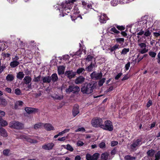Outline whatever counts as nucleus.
Returning a JSON list of instances; mask_svg holds the SVG:
<instances>
[{
    "instance_id": "f257e3e1",
    "label": "nucleus",
    "mask_w": 160,
    "mask_h": 160,
    "mask_svg": "<svg viewBox=\"0 0 160 160\" xmlns=\"http://www.w3.org/2000/svg\"><path fill=\"white\" fill-rule=\"evenodd\" d=\"M142 138H141L134 140L132 143L128 146V149L131 151H136L142 144Z\"/></svg>"
},
{
    "instance_id": "f03ea898",
    "label": "nucleus",
    "mask_w": 160,
    "mask_h": 160,
    "mask_svg": "<svg viewBox=\"0 0 160 160\" xmlns=\"http://www.w3.org/2000/svg\"><path fill=\"white\" fill-rule=\"evenodd\" d=\"M94 89V84L90 82L87 84H85L81 89V91L83 93L89 94L92 93Z\"/></svg>"
},
{
    "instance_id": "7ed1b4c3",
    "label": "nucleus",
    "mask_w": 160,
    "mask_h": 160,
    "mask_svg": "<svg viewBox=\"0 0 160 160\" xmlns=\"http://www.w3.org/2000/svg\"><path fill=\"white\" fill-rule=\"evenodd\" d=\"M92 126L95 128L100 127L101 128V125L103 123L102 119L98 117L93 118L91 122Z\"/></svg>"
},
{
    "instance_id": "20e7f679",
    "label": "nucleus",
    "mask_w": 160,
    "mask_h": 160,
    "mask_svg": "<svg viewBox=\"0 0 160 160\" xmlns=\"http://www.w3.org/2000/svg\"><path fill=\"white\" fill-rule=\"evenodd\" d=\"M113 126L112 122L110 120H106L101 125V128L106 130L111 131L113 130Z\"/></svg>"
},
{
    "instance_id": "39448f33",
    "label": "nucleus",
    "mask_w": 160,
    "mask_h": 160,
    "mask_svg": "<svg viewBox=\"0 0 160 160\" xmlns=\"http://www.w3.org/2000/svg\"><path fill=\"white\" fill-rule=\"evenodd\" d=\"M9 125L10 127L16 129H21L24 128V125L23 123L16 121H13L10 122Z\"/></svg>"
},
{
    "instance_id": "423d86ee",
    "label": "nucleus",
    "mask_w": 160,
    "mask_h": 160,
    "mask_svg": "<svg viewBox=\"0 0 160 160\" xmlns=\"http://www.w3.org/2000/svg\"><path fill=\"white\" fill-rule=\"evenodd\" d=\"M55 144L54 143L51 142L46 143L42 146V148L44 150L50 151L52 150Z\"/></svg>"
},
{
    "instance_id": "0eeeda50",
    "label": "nucleus",
    "mask_w": 160,
    "mask_h": 160,
    "mask_svg": "<svg viewBox=\"0 0 160 160\" xmlns=\"http://www.w3.org/2000/svg\"><path fill=\"white\" fill-rule=\"evenodd\" d=\"M17 138L19 139H24L31 143H36L38 142L36 140L32 139L25 135L18 136Z\"/></svg>"
},
{
    "instance_id": "6e6552de",
    "label": "nucleus",
    "mask_w": 160,
    "mask_h": 160,
    "mask_svg": "<svg viewBox=\"0 0 160 160\" xmlns=\"http://www.w3.org/2000/svg\"><path fill=\"white\" fill-rule=\"evenodd\" d=\"M151 34V32L150 31L149 29L148 28L145 30V31H143L142 29H141L139 32H138L137 34V35L142 36L143 34V37H150Z\"/></svg>"
},
{
    "instance_id": "1a4fd4ad",
    "label": "nucleus",
    "mask_w": 160,
    "mask_h": 160,
    "mask_svg": "<svg viewBox=\"0 0 160 160\" xmlns=\"http://www.w3.org/2000/svg\"><path fill=\"white\" fill-rule=\"evenodd\" d=\"M99 154L98 153H96L92 156L89 153L86 155V158L87 160H98L99 158Z\"/></svg>"
},
{
    "instance_id": "9d476101",
    "label": "nucleus",
    "mask_w": 160,
    "mask_h": 160,
    "mask_svg": "<svg viewBox=\"0 0 160 160\" xmlns=\"http://www.w3.org/2000/svg\"><path fill=\"white\" fill-rule=\"evenodd\" d=\"M102 76V74L101 72H93L90 75L91 78L95 80L101 79Z\"/></svg>"
},
{
    "instance_id": "9b49d317",
    "label": "nucleus",
    "mask_w": 160,
    "mask_h": 160,
    "mask_svg": "<svg viewBox=\"0 0 160 160\" xmlns=\"http://www.w3.org/2000/svg\"><path fill=\"white\" fill-rule=\"evenodd\" d=\"M73 14L72 16H71V18L72 21L76 19L77 18L79 17V15L78 14L79 13V11L77 6H75L73 10Z\"/></svg>"
},
{
    "instance_id": "f8f14e48",
    "label": "nucleus",
    "mask_w": 160,
    "mask_h": 160,
    "mask_svg": "<svg viewBox=\"0 0 160 160\" xmlns=\"http://www.w3.org/2000/svg\"><path fill=\"white\" fill-rule=\"evenodd\" d=\"M140 48V52L142 54H144L148 51V49L147 48V45L145 43L138 44Z\"/></svg>"
},
{
    "instance_id": "ddd939ff",
    "label": "nucleus",
    "mask_w": 160,
    "mask_h": 160,
    "mask_svg": "<svg viewBox=\"0 0 160 160\" xmlns=\"http://www.w3.org/2000/svg\"><path fill=\"white\" fill-rule=\"evenodd\" d=\"M108 18L106 15L104 14H101L99 18V21L101 23H104L106 22L107 20H108Z\"/></svg>"
},
{
    "instance_id": "4468645a",
    "label": "nucleus",
    "mask_w": 160,
    "mask_h": 160,
    "mask_svg": "<svg viewBox=\"0 0 160 160\" xmlns=\"http://www.w3.org/2000/svg\"><path fill=\"white\" fill-rule=\"evenodd\" d=\"M79 107L78 105H76L74 106L72 111V115L74 117H75L79 113Z\"/></svg>"
},
{
    "instance_id": "2eb2a0df",
    "label": "nucleus",
    "mask_w": 160,
    "mask_h": 160,
    "mask_svg": "<svg viewBox=\"0 0 160 160\" xmlns=\"http://www.w3.org/2000/svg\"><path fill=\"white\" fill-rule=\"evenodd\" d=\"M23 102L21 101H18L15 103L14 108L15 109H19L22 107Z\"/></svg>"
},
{
    "instance_id": "dca6fc26",
    "label": "nucleus",
    "mask_w": 160,
    "mask_h": 160,
    "mask_svg": "<svg viewBox=\"0 0 160 160\" xmlns=\"http://www.w3.org/2000/svg\"><path fill=\"white\" fill-rule=\"evenodd\" d=\"M65 74L66 76L69 79H71L73 78L75 75V73L71 71H66Z\"/></svg>"
},
{
    "instance_id": "f3484780",
    "label": "nucleus",
    "mask_w": 160,
    "mask_h": 160,
    "mask_svg": "<svg viewBox=\"0 0 160 160\" xmlns=\"http://www.w3.org/2000/svg\"><path fill=\"white\" fill-rule=\"evenodd\" d=\"M85 80V78L82 76L78 77L75 80V82L76 84H81Z\"/></svg>"
},
{
    "instance_id": "a211bd4d",
    "label": "nucleus",
    "mask_w": 160,
    "mask_h": 160,
    "mask_svg": "<svg viewBox=\"0 0 160 160\" xmlns=\"http://www.w3.org/2000/svg\"><path fill=\"white\" fill-rule=\"evenodd\" d=\"M96 62H91L90 64L86 68V70L88 72H91L93 68L95 67Z\"/></svg>"
},
{
    "instance_id": "6ab92c4d",
    "label": "nucleus",
    "mask_w": 160,
    "mask_h": 160,
    "mask_svg": "<svg viewBox=\"0 0 160 160\" xmlns=\"http://www.w3.org/2000/svg\"><path fill=\"white\" fill-rule=\"evenodd\" d=\"M0 134L3 137H7L8 133L6 130L3 128L0 127Z\"/></svg>"
},
{
    "instance_id": "aec40b11",
    "label": "nucleus",
    "mask_w": 160,
    "mask_h": 160,
    "mask_svg": "<svg viewBox=\"0 0 160 160\" xmlns=\"http://www.w3.org/2000/svg\"><path fill=\"white\" fill-rule=\"evenodd\" d=\"M137 36L138 39L137 40V43H145V40H144L146 39L145 37H144L143 36L142 37H140V35H137Z\"/></svg>"
},
{
    "instance_id": "412c9836",
    "label": "nucleus",
    "mask_w": 160,
    "mask_h": 160,
    "mask_svg": "<svg viewBox=\"0 0 160 160\" xmlns=\"http://www.w3.org/2000/svg\"><path fill=\"white\" fill-rule=\"evenodd\" d=\"M14 78V77L13 75L12 74H8L6 76V80L7 82H11L13 80Z\"/></svg>"
},
{
    "instance_id": "4be33fe9",
    "label": "nucleus",
    "mask_w": 160,
    "mask_h": 160,
    "mask_svg": "<svg viewBox=\"0 0 160 160\" xmlns=\"http://www.w3.org/2000/svg\"><path fill=\"white\" fill-rule=\"evenodd\" d=\"M82 54V51L80 49L77 52L73 53V54H70L73 58H78L81 57V55Z\"/></svg>"
},
{
    "instance_id": "5701e85b",
    "label": "nucleus",
    "mask_w": 160,
    "mask_h": 160,
    "mask_svg": "<svg viewBox=\"0 0 160 160\" xmlns=\"http://www.w3.org/2000/svg\"><path fill=\"white\" fill-rule=\"evenodd\" d=\"M25 111L28 113H32L36 112L37 109L34 108L27 107L25 108Z\"/></svg>"
},
{
    "instance_id": "b1692460",
    "label": "nucleus",
    "mask_w": 160,
    "mask_h": 160,
    "mask_svg": "<svg viewBox=\"0 0 160 160\" xmlns=\"http://www.w3.org/2000/svg\"><path fill=\"white\" fill-rule=\"evenodd\" d=\"M43 83H49L51 80V78L49 76H46L43 77L42 78Z\"/></svg>"
},
{
    "instance_id": "393cba45",
    "label": "nucleus",
    "mask_w": 160,
    "mask_h": 160,
    "mask_svg": "<svg viewBox=\"0 0 160 160\" xmlns=\"http://www.w3.org/2000/svg\"><path fill=\"white\" fill-rule=\"evenodd\" d=\"M65 67L62 66L58 67V73L59 75H62L64 73Z\"/></svg>"
},
{
    "instance_id": "a878e982",
    "label": "nucleus",
    "mask_w": 160,
    "mask_h": 160,
    "mask_svg": "<svg viewBox=\"0 0 160 160\" xmlns=\"http://www.w3.org/2000/svg\"><path fill=\"white\" fill-rule=\"evenodd\" d=\"M23 80L26 84H28L31 82L32 79L30 77L26 76L24 78Z\"/></svg>"
},
{
    "instance_id": "bb28decb",
    "label": "nucleus",
    "mask_w": 160,
    "mask_h": 160,
    "mask_svg": "<svg viewBox=\"0 0 160 160\" xmlns=\"http://www.w3.org/2000/svg\"><path fill=\"white\" fill-rule=\"evenodd\" d=\"M108 30L112 33H118L119 32L117 30L115 27H111L108 28Z\"/></svg>"
},
{
    "instance_id": "cd10ccee",
    "label": "nucleus",
    "mask_w": 160,
    "mask_h": 160,
    "mask_svg": "<svg viewBox=\"0 0 160 160\" xmlns=\"http://www.w3.org/2000/svg\"><path fill=\"white\" fill-rule=\"evenodd\" d=\"M19 64V62L18 61L13 60L10 63V66L12 68H15Z\"/></svg>"
},
{
    "instance_id": "c85d7f7f",
    "label": "nucleus",
    "mask_w": 160,
    "mask_h": 160,
    "mask_svg": "<svg viewBox=\"0 0 160 160\" xmlns=\"http://www.w3.org/2000/svg\"><path fill=\"white\" fill-rule=\"evenodd\" d=\"M45 128L48 131H50L54 129V128L49 124H46L44 125Z\"/></svg>"
},
{
    "instance_id": "c756f323",
    "label": "nucleus",
    "mask_w": 160,
    "mask_h": 160,
    "mask_svg": "<svg viewBox=\"0 0 160 160\" xmlns=\"http://www.w3.org/2000/svg\"><path fill=\"white\" fill-rule=\"evenodd\" d=\"M109 154L107 152L103 153L101 157V160H107Z\"/></svg>"
},
{
    "instance_id": "7c9ffc66",
    "label": "nucleus",
    "mask_w": 160,
    "mask_h": 160,
    "mask_svg": "<svg viewBox=\"0 0 160 160\" xmlns=\"http://www.w3.org/2000/svg\"><path fill=\"white\" fill-rule=\"evenodd\" d=\"M51 77V80L53 82L57 81L58 79L57 75L56 73L52 74Z\"/></svg>"
},
{
    "instance_id": "2f4dec72",
    "label": "nucleus",
    "mask_w": 160,
    "mask_h": 160,
    "mask_svg": "<svg viewBox=\"0 0 160 160\" xmlns=\"http://www.w3.org/2000/svg\"><path fill=\"white\" fill-rule=\"evenodd\" d=\"M24 74L23 72H20L17 74V78L18 79L21 80L24 77Z\"/></svg>"
},
{
    "instance_id": "473e14b6",
    "label": "nucleus",
    "mask_w": 160,
    "mask_h": 160,
    "mask_svg": "<svg viewBox=\"0 0 160 160\" xmlns=\"http://www.w3.org/2000/svg\"><path fill=\"white\" fill-rule=\"evenodd\" d=\"M86 59L87 61H91L92 62L93 61L94 62H95V58L91 55H88L87 58H86Z\"/></svg>"
},
{
    "instance_id": "72a5a7b5",
    "label": "nucleus",
    "mask_w": 160,
    "mask_h": 160,
    "mask_svg": "<svg viewBox=\"0 0 160 160\" xmlns=\"http://www.w3.org/2000/svg\"><path fill=\"white\" fill-rule=\"evenodd\" d=\"M136 157L129 155H126L124 157L125 160H136Z\"/></svg>"
},
{
    "instance_id": "f704fd0d",
    "label": "nucleus",
    "mask_w": 160,
    "mask_h": 160,
    "mask_svg": "<svg viewBox=\"0 0 160 160\" xmlns=\"http://www.w3.org/2000/svg\"><path fill=\"white\" fill-rule=\"evenodd\" d=\"M155 152V151L153 149H151L148 151L147 152V154L148 155V157H152Z\"/></svg>"
},
{
    "instance_id": "c9c22d12",
    "label": "nucleus",
    "mask_w": 160,
    "mask_h": 160,
    "mask_svg": "<svg viewBox=\"0 0 160 160\" xmlns=\"http://www.w3.org/2000/svg\"><path fill=\"white\" fill-rule=\"evenodd\" d=\"M0 124L1 126H5L8 125V123L7 121L2 119H0Z\"/></svg>"
},
{
    "instance_id": "e433bc0d",
    "label": "nucleus",
    "mask_w": 160,
    "mask_h": 160,
    "mask_svg": "<svg viewBox=\"0 0 160 160\" xmlns=\"http://www.w3.org/2000/svg\"><path fill=\"white\" fill-rule=\"evenodd\" d=\"M52 97L54 99L57 100H61L63 98V96L62 95L59 96L57 95H53Z\"/></svg>"
},
{
    "instance_id": "4c0bfd02",
    "label": "nucleus",
    "mask_w": 160,
    "mask_h": 160,
    "mask_svg": "<svg viewBox=\"0 0 160 160\" xmlns=\"http://www.w3.org/2000/svg\"><path fill=\"white\" fill-rule=\"evenodd\" d=\"M0 104L4 106H6L7 104L6 100L4 99L0 98Z\"/></svg>"
},
{
    "instance_id": "58836bf2",
    "label": "nucleus",
    "mask_w": 160,
    "mask_h": 160,
    "mask_svg": "<svg viewBox=\"0 0 160 160\" xmlns=\"http://www.w3.org/2000/svg\"><path fill=\"white\" fill-rule=\"evenodd\" d=\"M85 70L83 68H79L78 69L76 73L77 74H82V73L84 72Z\"/></svg>"
},
{
    "instance_id": "ea45409f",
    "label": "nucleus",
    "mask_w": 160,
    "mask_h": 160,
    "mask_svg": "<svg viewBox=\"0 0 160 160\" xmlns=\"http://www.w3.org/2000/svg\"><path fill=\"white\" fill-rule=\"evenodd\" d=\"M0 44H1L0 47H1V48H3L2 49V50H4L5 49L8 47L7 46V45H6L7 44L4 42H1L0 43Z\"/></svg>"
},
{
    "instance_id": "a19ab883",
    "label": "nucleus",
    "mask_w": 160,
    "mask_h": 160,
    "mask_svg": "<svg viewBox=\"0 0 160 160\" xmlns=\"http://www.w3.org/2000/svg\"><path fill=\"white\" fill-rule=\"evenodd\" d=\"M129 51V48H124L122 50L121 52V54L125 55L127 54Z\"/></svg>"
},
{
    "instance_id": "79ce46f5",
    "label": "nucleus",
    "mask_w": 160,
    "mask_h": 160,
    "mask_svg": "<svg viewBox=\"0 0 160 160\" xmlns=\"http://www.w3.org/2000/svg\"><path fill=\"white\" fill-rule=\"evenodd\" d=\"M116 41L120 44H123L124 41V39L123 38H118L116 39Z\"/></svg>"
},
{
    "instance_id": "37998d69",
    "label": "nucleus",
    "mask_w": 160,
    "mask_h": 160,
    "mask_svg": "<svg viewBox=\"0 0 160 160\" xmlns=\"http://www.w3.org/2000/svg\"><path fill=\"white\" fill-rule=\"evenodd\" d=\"M118 48V45H115L113 47L111 48L110 49V51L111 52H114V53H115V50Z\"/></svg>"
},
{
    "instance_id": "c03bdc74",
    "label": "nucleus",
    "mask_w": 160,
    "mask_h": 160,
    "mask_svg": "<svg viewBox=\"0 0 160 160\" xmlns=\"http://www.w3.org/2000/svg\"><path fill=\"white\" fill-rule=\"evenodd\" d=\"M80 90L78 86L73 87L72 92L75 93L76 92H78Z\"/></svg>"
},
{
    "instance_id": "a18cd8bd",
    "label": "nucleus",
    "mask_w": 160,
    "mask_h": 160,
    "mask_svg": "<svg viewBox=\"0 0 160 160\" xmlns=\"http://www.w3.org/2000/svg\"><path fill=\"white\" fill-rule=\"evenodd\" d=\"M154 160H160V151H158L155 154V159Z\"/></svg>"
},
{
    "instance_id": "49530a36",
    "label": "nucleus",
    "mask_w": 160,
    "mask_h": 160,
    "mask_svg": "<svg viewBox=\"0 0 160 160\" xmlns=\"http://www.w3.org/2000/svg\"><path fill=\"white\" fill-rule=\"evenodd\" d=\"M148 54L150 56L153 58H155L156 55V53L152 51H149Z\"/></svg>"
},
{
    "instance_id": "de8ad7c7",
    "label": "nucleus",
    "mask_w": 160,
    "mask_h": 160,
    "mask_svg": "<svg viewBox=\"0 0 160 160\" xmlns=\"http://www.w3.org/2000/svg\"><path fill=\"white\" fill-rule=\"evenodd\" d=\"M106 80V78H103L101 79L99 82L98 85L99 86H101L103 85L104 83L105 82Z\"/></svg>"
},
{
    "instance_id": "09e8293b",
    "label": "nucleus",
    "mask_w": 160,
    "mask_h": 160,
    "mask_svg": "<svg viewBox=\"0 0 160 160\" xmlns=\"http://www.w3.org/2000/svg\"><path fill=\"white\" fill-rule=\"evenodd\" d=\"M76 1V0H68L66 1L65 3V6H68V4L73 3Z\"/></svg>"
},
{
    "instance_id": "8fccbe9b",
    "label": "nucleus",
    "mask_w": 160,
    "mask_h": 160,
    "mask_svg": "<svg viewBox=\"0 0 160 160\" xmlns=\"http://www.w3.org/2000/svg\"><path fill=\"white\" fill-rule=\"evenodd\" d=\"M64 5L63 6V8L64 9L63 10V12H64L65 13H66V12L69 13V11H68V10L70 11V7H69L68 8H67L68 9H66V7L67 6H65V7H64Z\"/></svg>"
},
{
    "instance_id": "3c124183",
    "label": "nucleus",
    "mask_w": 160,
    "mask_h": 160,
    "mask_svg": "<svg viewBox=\"0 0 160 160\" xmlns=\"http://www.w3.org/2000/svg\"><path fill=\"white\" fill-rule=\"evenodd\" d=\"M73 86H69L68 88L66 89V92L67 93H70L71 92H72Z\"/></svg>"
},
{
    "instance_id": "603ef678",
    "label": "nucleus",
    "mask_w": 160,
    "mask_h": 160,
    "mask_svg": "<svg viewBox=\"0 0 160 160\" xmlns=\"http://www.w3.org/2000/svg\"><path fill=\"white\" fill-rule=\"evenodd\" d=\"M15 94L18 95H19L21 94V92L19 88H16L15 90Z\"/></svg>"
},
{
    "instance_id": "864d4df0",
    "label": "nucleus",
    "mask_w": 160,
    "mask_h": 160,
    "mask_svg": "<svg viewBox=\"0 0 160 160\" xmlns=\"http://www.w3.org/2000/svg\"><path fill=\"white\" fill-rule=\"evenodd\" d=\"M99 146L101 148H105L106 147L105 143L104 142H102L99 144Z\"/></svg>"
},
{
    "instance_id": "5fc2aeb1",
    "label": "nucleus",
    "mask_w": 160,
    "mask_h": 160,
    "mask_svg": "<svg viewBox=\"0 0 160 160\" xmlns=\"http://www.w3.org/2000/svg\"><path fill=\"white\" fill-rule=\"evenodd\" d=\"M42 126V124L41 123H39L38 124H36L34 126V128L37 129H38L40 128Z\"/></svg>"
},
{
    "instance_id": "6e6d98bb",
    "label": "nucleus",
    "mask_w": 160,
    "mask_h": 160,
    "mask_svg": "<svg viewBox=\"0 0 160 160\" xmlns=\"http://www.w3.org/2000/svg\"><path fill=\"white\" fill-rule=\"evenodd\" d=\"M66 149L71 152L73 150L72 147L69 144L67 145Z\"/></svg>"
},
{
    "instance_id": "4d7b16f0",
    "label": "nucleus",
    "mask_w": 160,
    "mask_h": 160,
    "mask_svg": "<svg viewBox=\"0 0 160 160\" xmlns=\"http://www.w3.org/2000/svg\"><path fill=\"white\" fill-rule=\"evenodd\" d=\"M40 79L41 76L39 75L37 77H35L33 79V81L35 82H38L40 81Z\"/></svg>"
},
{
    "instance_id": "13d9d810",
    "label": "nucleus",
    "mask_w": 160,
    "mask_h": 160,
    "mask_svg": "<svg viewBox=\"0 0 160 160\" xmlns=\"http://www.w3.org/2000/svg\"><path fill=\"white\" fill-rule=\"evenodd\" d=\"M118 144V142L116 141H112L111 142V145L112 147L115 146Z\"/></svg>"
},
{
    "instance_id": "bf43d9fd",
    "label": "nucleus",
    "mask_w": 160,
    "mask_h": 160,
    "mask_svg": "<svg viewBox=\"0 0 160 160\" xmlns=\"http://www.w3.org/2000/svg\"><path fill=\"white\" fill-rule=\"evenodd\" d=\"M131 76L128 74H126L124 76L123 78L122 79V81L126 80L130 78Z\"/></svg>"
},
{
    "instance_id": "052dcab7",
    "label": "nucleus",
    "mask_w": 160,
    "mask_h": 160,
    "mask_svg": "<svg viewBox=\"0 0 160 160\" xmlns=\"http://www.w3.org/2000/svg\"><path fill=\"white\" fill-rule=\"evenodd\" d=\"M138 57L137 56H134L133 57V58L132 59V61L133 62H134L135 63H138Z\"/></svg>"
},
{
    "instance_id": "680f3d73",
    "label": "nucleus",
    "mask_w": 160,
    "mask_h": 160,
    "mask_svg": "<svg viewBox=\"0 0 160 160\" xmlns=\"http://www.w3.org/2000/svg\"><path fill=\"white\" fill-rule=\"evenodd\" d=\"M6 68L5 66H1V62L0 61V73H1Z\"/></svg>"
},
{
    "instance_id": "e2e57ef3",
    "label": "nucleus",
    "mask_w": 160,
    "mask_h": 160,
    "mask_svg": "<svg viewBox=\"0 0 160 160\" xmlns=\"http://www.w3.org/2000/svg\"><path fill=\"white\" fill-rule=\"evenodd\" d=\"M10 151L8 149H5L3 151V154L4 155L8 156V155Z\"/></svg>"
},
{
    "instance_id": "0e129e2a",
    "label": "nucleus",
    "mask_w": 160,
    "mask_h": 160,
    "mask_svg": "<svg viewBox=\"0 0 160 160\" xmlns=\"http://www.w3.org/2000/svg\"><path fill=\"white\" fill-rule=\"evenodd\" d=\"M85 128L83 127L79 128L78 129L75 130V132H84L85 131Z\"/></svg>"
},
{
    "instance_id": "69168bd1",
    "label": "nucleus",
    "mask_w": 160,
    "mask_h": 160,
    "mask_svg": "<svg viewBox=\"0 0 160 160\" xmlns=\"http://www.w3.org/2000/svg\"><path fill=\"white\" fill-rule=\"evenodd\" d=\"M130 62H128L127 64L125 65V68L126 70H128L129 69L130 67Z\"/></svg>"
},
{
    "instance_id": "338daca9",
    "label": "nucleus",
    "mask_w": 160,
    "mask_h": 160,
    "mask_svg": "<svg viewBox=\"0 0 160 160\" xmlns=\"http://www.w3.org/2000/svg\"><path fill=\"white\" fill-rule=\"evenodd\" d=\"M115 26L119 30H124L125 29L124 27L122 26H119L118 25H115Z\"/></svg>"
},
{
    "instance_id": "774afa93",
    "label": "nucleus",
    "mask_w": 160,
    "mask_h": 160,
    "mask_svg": "<svg viewBox=\"0 0 160 160\" xmlns=\"http://www.w3.org/2000/svg\"><path fill=\"white\" fill-rule=\"evenodd\" d=\"M157 56L158 62V64H160V52L158 54Z\"/></svg>"
}]
</instances>
